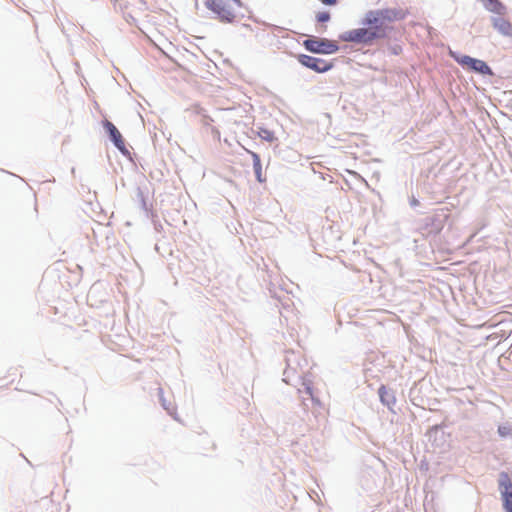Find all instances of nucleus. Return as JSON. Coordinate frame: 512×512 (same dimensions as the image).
Masks as SVG:
<instances>
[{
  "instance_id": "f257e3e1",
  "label": "nucleus",
  "mask_w": 512,
  "mask_h": 512,
  "mask_svg": "<svg viewBox=\"0 0 512 512\" xmlns=\"http://www.w3.org/2000/svg\"><path fill=\"white\" fill-rule=\"evenodd\" d=\"M406 17L402 9L385 8L368 11L363 20V27L351 29L341 34L340 39L344 42L371 45L375 40L387 37V26L385 23L400 21Z\"/></svg>"
},
{
  "instance_id": "f03ea898",
  "label": "nucleus",
  "mask_w": 512,
  "mask_h": 512,
  "mask_svg": "<svg viewBox=\"0 0 512 512\" xmlns=\"http://www.w3.org/2000/svg\"><path fill=\"white\" fill-rule=\"evenodd\" d=\"M239 5V0H206L207 8L225 22H232L235 19Z\"/></svg>"
},
{
  "instance_id": "7ed1b4c3",
  "label": "nucleus",
  "mask_w": 512,
  "mask_h": 512,
  "mask_svg": "<svg viewBox=\"0 0 512 512\" xmlns=\"http://www.w3.org/2000/svg\"><path fill=\"white\" fill-rule=\"evenodd\" d=\"M305 48L313 53L333 54L339 49L338 45L328 39H307L304 41Z\"/></svg>"
},
{
  "instance_id": "20e7f679",
  "label": "nucleus",
  "mask_w": 512,
  "mask_h": 512,
  "mask_svg": "<svg viewBox=\"0 0 512 512\" xmlns=\"http://www.w3.org/2000/svg\"><path fill=\"white\" fill-rule=\"evenodd\" d=\"M453 58L459 63L461 66L466 67L475 72L481 73L483 75H490L492 71L490 67L482 60L472 58L467 55H455L452 53Z\"/></svg>"
},
{
  "instance_id": "39448f33",
  "label": "nucleus",
  "mask_w": 512,
  "mask_h": 512,
  "mask_svg": "<svg viewBox=\"0 0 512 512\" xmlns=\"http://www.w3.org/2000/svg\"><path fill=\"white\" fill-rule=\"evenodd\" d=\"M499 489L505 512H512V482L506 472L499 475Z\"/></svg>"
},
{
  "instance_id": "423d86ee",
  "label": "nucleus",
  "mask_w": 512,
  "mask_h": 512,
  "mask_svg": "<svg viewBox=\"0 0 512 512\" xmlns=\"http://www.w3.org/2000/svg\"><path fill=\"white\" fill-rule=\"evenodd\" d=\"M298 60L303 66L308 67L318 73L326 72L332 68V64L326 62L325 60L309 55H299Z\"/></svg>"
},
{
  "instance_id": "0eeeda50",
  "label": "nucleus",
  "mask_w": 512,
  "mask_h": 512,
  "mask_svg": "<svg viewBox=\"0 0 512 512\" xmlns=\"http://www.w3.org/2000/svg\"><path fill=\"white\" fill-rule=\"evenodd\" d=\"M103 127L109 134L110 139L113 141L114 145L120 151H122V152L125 151V148H126L125 141H124L121 133L119 132V130L116 128V126L112 122L105 120V121H103Z\"/></svg>"
},
{
  "instance_id": "6e6552de",
  "label": "nucleus",
  "mask_w": 512,
  "mask_h": 512,
  "mask_svg": "<svg viewBox=\"0 0 512 512\" xmlns=\"http://www.w3.org/2000/svg\"><path fill=\"white\" fill-rule=\"evenodd\" d=\"M247 152L251 155V157L253 159V168H254V172H255L257 180L259 182H263L264 179L262 178V165H261L260 156L257 153L250 151V150H247Z\"/></svg>"
},
{
  "instance_id": "1a4fd4ad",
  "label": "nucleus",
  "mask_w": 512,
  "mask_h": 512,
  "mask_svg": "<svg viewBox=\"0 0 512 512\" xmlns=\"http://www.w3.org/2000/svg\"><path fill=\"white\" fill-rule=\"evenodd\" d=\"M494 26L504 35H512V25L508 21L498 19L495 21Z\"/></svg>"
},
{
  "instance_id": "9d476101",
  "label": "nucleus",
  "mask_w": 512,
  "mask_h": 512,
  "mask_svg": "<svg viewBox=\"0 0 512 512\" xmlns=\"http://www.w3.org/2000/svg\"><path fill=\"white\" fill-rule=\"evenodd\" d=\"M498 433L501 437H508L512 435V427L510 425H500L498 427Z\"/></svg>"
},
{
  "instance_id": "9b49d317",
  "label": "nucleus",
  "mask_w": 512,
  "mask_h": 512,
  "mask_svg": "<svg viewBox=\"0 0 512 512\" xmlns=\"http://www.w3.org/2000/svg\"><path fill=\"white\" fill-rule=\"evenodd\" d=\"M316 20L319 23H325L330 20V13L327 11H321L316 14Z\"/></svg>"
},
{
  "instance_id": "f8f14e48",
  "label": "nucleus",
  "mask_w": 512,
  "mask_h": 512,
  "mask_svg": "<svg viewBox=\"0 0 512 512\" xmlns=\"http://www.w3.org/2000/svg\"><path fill=\"white\" fill-rule=\"evenodd\" d=\"M491 7L490 9L496 13H502L504 6L498 0H489Z\"/></svg>"
},
{
  "instance_id": "ddd939ff",
  "label": "nucleus",
  "mask_w": 512,
  "mask_h": 512,
  "mask_svg": "<svg viewBox=\"0 0 512 512\" xmlns=\"http://www.w3.org/2000/svg\"><path fill=\"white\" fill-rule=\"evenodd\" d=\"M387 395H388V391H387L386 387L382 385V386L379 388V396H380V399H381V401H382L383 403L390 404V402H389L388 400H386Z\"/></svg>"
},
{
  "instance_id": "4468645a",
  "label": "nucleus",
  "mask_w": 512,
  "mask_h": 512,
  "mask_svg": "<svg viewBox=\"0 0 512 512\" xmlns=\"http://www.w3.org/2000/svg\"><path fill=\"white\" fill-rule=\"evenodd\" d=\"M323 4L328 6L336 5L338 0H320Z\"/></svg>"
}]
</instances>
